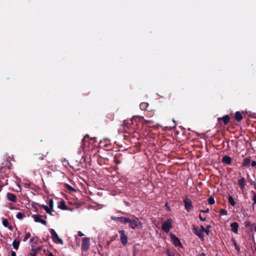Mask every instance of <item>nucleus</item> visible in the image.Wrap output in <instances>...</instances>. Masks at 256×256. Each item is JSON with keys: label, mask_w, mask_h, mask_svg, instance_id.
Masks as SVG:
<instances>
[{"label": "nucleus", "mask_w": 256, "mask_h": 256, "mask_svg": "<svg viewBox=\"0 0 256 256\" xmlns=\"http://www.w3.org/2000/svg\"><path fill=\"white\" fill-rule=\"evenodd\" d=\"M11 256H16V252L12 250L11 251Z\"/></svg>", "instance_id": "nucleus-37"}, {"label": "nucleus", "mask_w": 256, "mask_h": 256, "mask_svg": "<svg viewBox=\"0 0 256 256\" xmlns=\"http://www.w3.org/2000/svg\"><path fill=\"white\" fill-rule=\"evenodd\" d=\"M210 226H208L207 228H210Z\"/></svg>", "instance_id": "nucleus-46"}, {"label": "nucleus", "mask_w": 256, "mask_h": 256, "mask_svg": "<svg viewBox=\"0 0 256 256\" xmlns=\"http://www.w3.org/2000/svg\"><path fill=\"white\" fill-rule=\"evenodd\" d=\"M200 212H204V213H208L209 212V210L207 208L206 210H201L200 211Z\"/></svg>", "instance_id": "nucleus-36"}, {"label": "nucleus", "mask_w": 256, "mask_h": 256, "mask_svg": "<svg viewBox=\"0 0 256 256\" xmlns=\"http://www.w3.org/2000/svg\"><path fill=\"white\" fill-rule=\"evenodd\" d=\"M173 122H174V123H175V122H175V120H173Z\"/></svg>", "instance_id": "nucleus-44"}, {"label": "nucleus", "mask_w": 256, "mask_h": 256, "mask_svg": "<svg viewBox=\"0 0 256 256\" xmlns=\"http://www.w3.org/2000/svg\"><path fill=\"white\" fill-rule=\"evenodd\" d=\"M40 249V248H38V249H32V250L34 251V253L30 254L31 256H36L38 250Z\"/></svg>", "instance_id": "nucleus-24"}, {"label": "nucleus", "mask_w": 256, "mask_h": 256, "mask_svg": "<svg viewBox=\"0 0 256 256\" xmlns=\"http://www.w3.org/2000/svg\"><path fill=\"white\" fill-rule=\"evenodd\" d=\"M48 256H54V255L52 252H50V253H48Z\"/></svg>", "instance_id": "nucleus-40"}, {"label": "nucleus", "mask_w": 256, "mask_h": 256, "mask_svg": "<svg viewBox=\"0 0 256 256\" xmlns=\"http://www.w3.org/2000/svg\"><path fill=\"white\" fill-rule=\"evenodd\" d=\"M58 208L64 210V200H62L60 202L59 204L58 205Z\"/></svg>", "instance_id": "nucleus-21"}, {"label": "nucleus", "mask_w": 256, "mask_h": 256, "mask_svg": "<svg viewBox=\"0 0 256 256\" xmlns=\"http://www.w3.org/2000/svg\"><path fill=\"white\" fill-rule=\"evenodd\" d=\"M133 218L130 219L128 218V222L130 223V227L132 229L135 228H142V224L138 218L135 217L134 216H132Z\"/></svg>", "instance_id": "nucleus-1"}, {"label": "nucleus", "mask_w": 256, "mask_h": 256, "mask_svg": "<svg viewBox=\"0 0 256 256\" xmlns=\"http://www.w3.org/2000/svg\"><path fill=\"white\" fill-rule=\"evenodd\" d=\"M238 184L242 190H244L246 186V180L244 178H241L238 180Z\"/></svg>", "instance_id": "nucleus-13"}, {"label": "nucleus", "mask_w": 256, "mask_h": 256, "mask_svg": "<svg viewBox=\"0 0 256 256\" xmlns=\"http://www.w3.org/2000/svg\"><path fill=\"white\" fill-rule=\"evenodd\" d=\"M248 116L250 118H256V113H250Z\"/></svg>", "instance_id": "nucleus-31"}, {"label": "nucleus", "mask_w": 256, "mask_h": 256, "mask_svg": "<svg viewBox=\"0 0 256 256\" xmlns=\"http://www.w3.org/2000/svg\"><path fill=\"white\" fill-rule=\"evenodd\" d=\"M172 240V241L173 244H174L175 246H182V243L180 242V240L178 238H177L174 235H172L171 236Z\"/></svg>", "instance_id": "nucleus-10"}, {"label": "nucleus", "mask_w": 256, "mask_h": 256, "mask_svg": "<svg viewBox=\"0 0 256 256\" xmlns=\"http://www.w3.org/2000/svg\"><path fill=\"white\" fill-rule=\"evenodd\" d=\"M204 232H206L208 234L209 230L206 228V231H204Z\"/></svg>", "instance_id": "nucleus-41"}, {"label": "nucleus", "mask_w": 256, "mask_h": 256, "mask_svg": "<svg viewBox=\"0 0 256 256\" xmlns=\"http://www.w3.org/2000/svg\"><path fill=\"white\" fill-rule=\"evenodd\" d=\"M7 198L8 200L16 202L17 198L15 194L12 193L8 192L7 194Z\"/></svg>", "instance_id": "nucleus-11"}, {"label": "nucleus", "mask_w": 256, "mask_h": 256, "mask_svg": "<svg viewBox=\"0 0 256 256\" xmlns=\"http://www.w3.org/2000/svg\"><path fill=\"white\" fill-rule=\"evenodd\" d=\"M32 217L34 218V221L37 222H40L44 225L46 226L47 222L46 220L42 218V216L40 214H33Z\"/></svg>", "instance_id": "nucleus-7"}, {"label": "nucleus", "mask_w": 256, "mask_h": 256, "mask_svg": "<svg viewBox=\"0 0 256 256\" xmlns=\"http://www.w3.org/2000/svg\"><path fill=\"white\" fill-rule=\"evenodd\" d=\"M24 216V215L20 212H18L16 215V217L19 220H22Z\"/></svg>", "instance_id": "nucleus-22"}, {"label": "nucleus", "mask_w": 256, "mask_h": 256, "mask_svg": "<svg viewBox=\"0 0 256 256\" xmlns=\"http://www.w3.org/2000/svg\"><path fill=\"white\" fill-rule=\"evenodd\" d=\"M220 214L222 216H226L228 214V212L225 209H222L220 211Z\"/></svg>", "instance_id": "nucleus-28"}, {"label": "nucleus", "mask_w": 256, "mask_h": 256, "mask_svg": "<svg viewBox=\"0 0 256 256\" xmlns=\"http://www.w3.org/2000/svg\"><path fill=\"white\" fill-rule=\"evenodd\" d=\"M242 118L243 116L242 113H236L235 118L238 121H240L242 119Z\"/></svg>", "instance_id": "nucleus-20"}, {"label": "nucleus", "mask_w": 256, "mask_h": 256, "mask_svg": "<svg viewBox=\"0 0 256 256\" xmlns=\"http://www.w3.org/2000/svg\"><path fill=\"white\" fill-rule=\"evenodd\" d=\"M199 218L202 221H205L206 220V218L202 217L200 214H199Z\"/></svg>", "instance_id": "nucleus-32"}, {"label": "nucleus", "mask_w": 256, "mask_h": 256, "mask_svg": "<svg viewBox=\"0 0 256 256\" xmlns=\"http://www.w3.org/2000/svg\"><path fill=\"white\" fill-rule=\"evenodd\" d=\"M90 240L88 238H84L82 240V249L84 251H87L90 248Z\"/></svg>", "instance_id": "nucleus-5"}, {"label": "nucleus", "mask_w": 256, "mask_h": 256, "mask_svg": "<svg viewBox=\"0 0 256 256\" xmlns=\"http://www.w3.org/2000/svg\"><path fill=\"white\" fill-rule=\"evenodd\" d=\"M111 219L112 220H118L121 222L126 224L128 222V218L126 217H115V216H112Z\"/></svg>", "instance_id": "nucleus-9"}, {"label": "nucleus", "mask_w": 256, "mask_h": 256, "mask_svg": "<svg viewBox=\"0 0 256 256\" xmlns=\"http://www.w3.org/2000/svg\"><path fill=\"white\" fill-rule=\"evenodd\" d=\"M184 207L188 212H190L193 208L191 200L186 197L184 198Z\"/></svg>", "instance_id": "nucleus-6"}, {"label": "nucleus", "mask_w": 256, "mask_h": 256, "mask_svg": "<svg viewBox=\"0 0 256 256\" xmlns=\"http://www.w3.org/2000/svg\"><path fill=\"white\" fill-rule=\"evenodd\" d=\"M53 201L52 200H50L49 201V205L50 208H52Z\"/></svg>", "instance_id": "nucleus-35"}, {"label": "nucleus", "mask_w": 256, "mask_h": 256, "mask_svg": "<svg viewBox=\"0 0 256 256\" xmlns=\"http://www.w3.org/2000/svg\"><path fill=\"white\" fill-rule=\"evenodd\" d=\"M251 166L252 167H256V161H252L250 163Z\"/></svg>", "instance_id": "nucleus-34"}, {"label": "nucleus", "mask_w": 256, "mask_h": 256, "mask_svg": "<svg viewBox=\"0 0 256 256\" xmlns=\"http://www.w3.org/2000/svg\"><path fill=\"white\" fill-rule=\"evenodd\" d=\"M50 232L52 235V238L53 241L56 244H63L62 240L59 238L58 234L54 229L51 228L50 230Z\"/></svg>", "instance_id": "nucleus-4"}, {"label": "nucleus", "mask_w": 256, "mask_h": 256, "mask_svg": "<svg viewBox=\"0 0 256 256\" xmlns=\"http://www.w3.org/2000/svg\"><path fill=\"white\" fill-rule=\"evenodd\" d=\"M231 230L235 234H238V224L234 222L230 224Z\"/></svg>", "instance_id": "nucleus-12"}, {"label": "nucleus", "mask_w": 256, "mask_h": 256, "mask_svg": "<svg viewBox=\"0 0 256 256\" xmlns=\"http://www.w3.org/2000/svg\"><path fill=\"white\" fill-rule=\"evenodd\" d=\"M30 236V232L26 233L23 239L24 242H26Z\"/></svg>", "instance_id": "nucleus-27"}, {"label": "nucleus", "mask_w": 256, "mask_h": 256, "mask_svg": "<svg viewBox=\"0 0 256 256\" xmlns=\"http://www.w3.org/2000/svg\"><path fill=\"white\" fill-rule=\"evenodd\" d=\"M78 234L80 236H83L84 235V234L83 233H82L80 231H79L78 232Z\"/></svg>", "instance_id": "nucleus-38"}, {"label": "nucleus", "mask_w": 256, "mask_h": 256, "mask_svg": "<svg viewBox=\"0 0 256 256\" xmlns=\"http://www.w3.org/2000/svg\"><path fill=\"white\" fill-rule=\"evenodd\" d=\"M64 208H65V210L66 209V206H65Z\"/></svg>", "instance_id": "nucleus-45"}, {"label": "nucleus", "mask_w": 256, "mask_h": 256, "mask_svg": "<svg viewBox=\"0 0 256 256\" xmlns=\"http://www.w3.org/2000/svg\"><path fill=\"white\" fill-rule=\"evenodd\" d=\"M44 210L47 213L50 214L51 212L50 210L48 208V207L46 205L42 206Z\"/></svg>", "instance_id": "nucleus-29"}, {"label": "nucleus", "mask_w": 256, "mask_h": 256, "mask_svg": "<svg viewBox=\"0 0 256 256\" xmlns=\"http://www.w3.org/2000/svg\"><path fill=\"white\" fill-rule=\"evenodd\" d=\"M133 256H136V254L134 252H133Z\"/></svg>", "instance_id": "nucleus-42"}, {"label": "nucleus", "mask_w": 256, "mask_h": 256, "mask_svg": "<svg viewBox=\"0 0 256 256\" xmlns=\"http://www.w3.org/2000/svg\"><path fill=\"white\" fill-rule=\"evenodd\" d=\"M230 117L228 115L226 114L221 118H218V124L222 126H225L230 122Z\"/></svg>", "instance_id": "nucleus-3"}, {"label": "nucleus", "mask_w": 256, "mask_h": 256, "mask_svg": "<svg viewBox=\"0 0 256 256\" xmlns=\"http://www.w3.org/2000/svg\"><path fill=\"white\" fill-rule=\"evenodd\" d=\"M193 232L199 238L203 237V234H202V231L200 230L199 228L194 226L193 228Z\"/></svg>", "instance_id": "nucleus-14"}, {"label": "nucleus", "mask_w": 256, "mask_h": 256, "mask_svg": "<svg viewBox=\"0 0 256 256\" xmlns=\"http://www.w3.org/2000/svg\"><path fill=\"white\" fill-rule=\"evenodd\" d=\"M2 224L4 227L8 228L10 229L11 228L12 226H9V222L7 219L4 218L2 219Z\"/></svg>", "instance_id": "nucleus-18"}, {"label": "nucleus", "mask_w": 256, "mask_h": 256, "mask_svg": "<svg viewBox=\"0 0 256 256\" xmlns=\"http://www.w3.org/2000/svg\"><path fill=\"white\" fill-rule=\"evenodd\" d=\"M222 162L224 164H230L231 163L232 160L230 156H225L222 158Z\"/></svg>", "instance_id": "nucleus-15"}, {"label": "nucleus", "mask_w": 256, "mask_h": 256, "mask_svg": "<svg viewBox=\"0 0 256 256\" xmlns=\"http://www.w3.org/2000/svg\"><path fill=\"white\" fill-rule=\"evenodd\" d=\"M228 202H230V204L233 206H234L236 203V202H234V198H232V196L230 195H228Z\"/></svg>", "instance_id": "nucleus-17"}, {"label": "nucleus", "mask_w": 256, "mask_h": 256, "mask_svg": "<svg viewBox=\"0 0 256 256\" xmlns=\"http://www.w3.org/2000/svg\"><path fill=\"white\" fill-rule=\"evenodd\" d=\"M122 243L126 246L128 243V236L125 234L124 231L121 230L119 231Z\"/></svg>", "instance_id": "nucleus-8"}, {"label": "nucleus", "mask_w": 256, "mask_h": 256, "mask_svg": "<svg viewBox=\"0 0 256 256\" xmlns=\"http://www.w3.org/2000/svg\"><path fill=\"white\" fill-rule=\"evenodd\" d=\"M20 244V240L15 239L12 242V246L14 248L17 250L19 248Z\"/></svg>", "instance_id": "nucleus-16"}, {"label": "nucleus", "mask_w": 256, "mask_h": 256, "mask_svg": "<svg viewBox=\"0 0 256 256\" xmlns=\"http://www.w3.org/2000/svg\"><path fill=\"white\" fill-rule=\"evenodd\" d=\"M255 228V230H256V226H255V228Z\"/></svg>", "instance_id": "nucleus-47"}, {"label": "nucleus", "mask_w": 256, "mask_h": 256, "mask_svg": "<svg viewBox=\"0 0 256 256\" xmlns=\"http://www.w3.org/2000/svg\"><path fill=\"white\" fill-rule=\"evenodd\" d=\"M208 202L210 204H213L215 202V200L212 197H210L208 199Z\"/></svg>", "instance_id": "nucleus-26"}, {"label": "nucleus", "mask_w": 256, "mask_h": 256, "mask_svg": "<svg viewBox=\"0 0 256 256\" xmlns=\"http://www.w3.org/2000/svg\"><path fill=\"white\" fill-rule=\"evenodd\" d=\"M68 188L70 191L75 192V190L73 188H72L70 186L65 184V188Z\"/></svg>", "instance_id": "nucleus-25"}, {"label": "nucleus", "mask_w": 256, "mask_h": 256, "mask_svg": "<svg viewBox=\"0 0 256 256\" xmlns=\"http://www.w3.org/2000/svg\"><path fill=\"white\" fill-rule=\"evenodd\" d=\"M172 219H168L162 224V228L166 232L168 233L170 232L172 228Z\"/></svg>", "instance_id": "nucleus-2"}, {"label": "nucleus", "mask_w": 256, "mask_h": 256, "mask_svg": "<svg viewBox=\"0 0 256 256\" xmlns=\"http://www.w3.org/2000/svg\"><path fill=\"white\" fill-rule=\"evenodd\" d=\"M34 238H31L30 240V242H32L34 240Z\"/></svg>", "instance_id": "nucleus-43"}, {"label": "nucleus", "mask_w": 256, "mask_h": 256, "mask_svg": "<svg viewBox=\"0 0 256 256\" xmlns=\"http://www.w3.org/2000/svg\"><path fill=\"white\" fill-rule=\"evenodd\" d=\"M250 160L248 158H246L244 160L242 165L244 166H248L250 164Z\"/></svg>", "instance_id": "nucleus-19"}, {"label": "nucleus", "mask_w": 256, "mask_h": 256, "mask_svg": "<svg viewBox=\"0 0 256 256\" xmlns=\"http://www.w3.org/2000/svg\"><path fill=\"white\" fill-rule=\"evenodd\" d=\"M252 200L254 201V202L252 205V207L254 208V203L256 202V194L255 192H254V195Z\"/></svg>", "instance_id": "nucleus-30"}, {"label": "nucleus", "mask_w": 256, "mask_h": 256, "mask_svg": "<svg viewBox=\"0 0 256 256\" xmlns=\"http://www.w3.org/2000/svg\"><path fill=\"white\" fill-rule=\"evenodd\" d=\"M200 231H202V234L204 231H206V228L204 226H201L200 228Z\"/></svg>", "instance_id": "nucleus-33"}, {"label": "nucleus", "mask_w": 256, "mask_h": 256, "mask_svg": "<svg viewBox=\"0 0 256 256\" xmlns=\"http://www.w3.org/2000/svg\"><path fill=\"white\" fill-rule=\"evenodd\" d=\"M89 138V136L88 134H86L84 138L82 140V146H84L85 145V142H86V140Z\"/></svg>", "instance_id": "nucleus-23"}, {"label": "nucleus", "mask_w": 256, "mask_h": 256, "mask_svg": "<svg viewBox=\"0 0 256 256\" xmlns=\"http://www.w3.org/2000/svg\"><path fill=\"white\" fill-rule=\"evenodd\" d=\"M168 256H175L174 255L171 254L168 251Z\"/></svg>", "instance_id": "nucleus-39"}]
</instances>
